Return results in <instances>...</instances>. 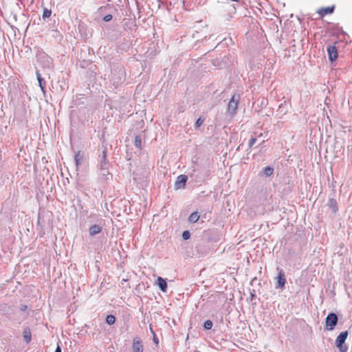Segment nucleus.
Here are the masks:
<instances>
[{"instance_id": "nucleus-26", "label": "nucleus", "mask_w": 352, "mask_h": 352, "mask_svg": "<svg viewBox=\"0 0 352 352\" xmlns=\"http://www.w3.org/2000/svg\"><path fill=\"white\" fill-rule=\"evenodd\" d=\"M26 307H26L25 305V306H23V308H22V310H25V309H26Z\"/></svg>"}, {"instance_id": "nucleus-21", "label": "nucleus", "mask_w": 352, "mask_h": 352, "mask_svg": "<svg viewBox=\"0 0 352 352\" xmlns=\"http://www.w3.org/2000/svg\"><path fill=\"white\" fill-rule=\"evenodd\" d=\"M36 76H37V79H38V82H39L40 87H41V89H43V87H42V85H41V80H42V78H41V74H40L38 72H37V73H36Z\"/></svg>"}, {"instance_id": "nucleus-22", "label": "nucleus", "mask_w": 352, "mask_h": 352, "mask_svg": "<svg viewBox=\"0 0 352 352\" xmlns=\"http://www.w3.org/2000/svg\"><path fill=\"white\" fill-rule=\"evenodd\" d=\"M82 156L80 155V152L78 151V153L76 155V164H79V160H80V158H81Z\"/></svg>"}, {"instance_id": "nucleus-1", "label": "nucleus", "mask_w": 352, "mask_h": 352, "mask_svg": "<svg viewBox=\"0 0 352 352\" xmlns=\"http://www.w3.org/2000/svg\"><path fill=\"white\" fill-rule=\"evenodd\" d=\"M348 336V331H342L341 332L338 336L337 337L335 344L336 346L339 349L340 352H346L348 348L346 345H344L345 340H346Z\"/></svg>"}, {"instance_id": "nucleus-19", "label": "nucleus", "mask_w": 352, "mask_h": 352, "mask_svg": "<svg viewBox=\"0 0 352 352\" xmlns=\"http://www.w3.org/2000/svg\"><path fill=\"white\" fill-rule=\"evenodd\" d=\"M182 236L184 239H188L190 236V234L188 231H184L182 234Z\"/></svg>"}, {"instance_id": "nucleus-25", "label": "nucleus", "mask_w": 352, "mask_h": 352, "mask_svg": "<svg viewBox=\"0 0 352 352\" xmlns=\"http://www.w3.org/2000/svg\"><path fill=\"white\" fill-rule=\"evenodd\" d=\"M55 352H61L60 347L58 346L55 350Z\"/></svg>"}, {"instance_id": "nucleus-11", "label": "nucleus", "mask_w": 352, "mask_h": 352, "mask_svg": "<svg viewBox=\"0 0 352 352\" xmlns=\"http://www.w3.org/2000/svg\"><path fill=\"white\" fill-rule=\"evenodd\" d=\"M101 228L98 225H94L89 228V234L91 236L97 234L101 232Z\"/></svg>"}, {"instance_id": "nucleus-9", "label": "nucleus", "mask_w": 352, "mask_h": 352, "mask_svg": "<svg viewBox=\"0 0 352 352\" xmlns=\"http://www.w3.org/2000/svg\"><path fill=\"white\" fill-rule=\"evenodd\" d=\"M23 337L25 341L28 344L31 342L32 335L29 327H25L23 331Z\"/></svg>"}, {"instance_id": "nucleus-2", "label": "nucleus", "mask_w": 352, "mask_h": 352, "mask_svg": "<svg viewBox=\"0 0 352 352\" xmlns=\"http://www.w3.org/2000/svg\"><path fill=\"white\" fill-rule=\"evenodd\" d=\"M338 323V316L334 313H330L325 319V329L332 331Z\"/></svg>"}, {"instance_id": "nucleus-15", "label": "nucleus", "mask_w": 352, "mask_h": 352, "mask_svg": "<svg viewBox=\"0 0 352 352\" xmlns=\"http://www.w3.org/2000/svg\"><path fill=\"white\" fill-rule=\"evenodd\" d=\"M52 14V11L51 10H48L47 8H45L43 10V19H45L46 18H49Z\"/></svg>"}, {"instance_id": "nucleus-5", "label": "nucleus", "mask_w": 352, "mask_h": 352, "mask_svg": "<svg viewBox=\"0 0 352 352\" xmlns=\"http://www.w3.org/2000/svg\"><path fill=\"white\" fill-rule=\"evenodd\" d=\"M188 179V177L185 175H180L177 177V180L175 184V187L176 189H180L184 188L186 185V182Z\"/></svg>"}, {"instance_id": "nucleus-7", "label": "nucleus", "mask_w": 352, "mask_h": 352, "mask_svg": "<svg viewBox=\"0 0 352 352\" xmlns=\"http://www.w3.org/2000/svg\"><path fill=\"white\" fill-rule=\"evenodd\" d=\"M276 279H277L276 288H283L286 283L285 272H283V270H280Z\"/></svg>"}, {"instance_id": "nucleus-13", "label": "nucleus", "mask_w": 352, "mask_h": 352, "mask_svg": "<svg viewBox=\"0 0 352 352\" xmlns=\"http://www.w3.org/2000/svg\"><path fill=\"white\" fill-rule=\"evenodd\" d=\"M263 173L266 176H270L273 174L274 169L270 166H266L263 170Z\"/></svg>"}, {"instance_id": "nucleus-12", "label": "nucleus", "mask_w": 352, "mask_h": 352, "mask_svg": "<svg viewBox=\"0 0 352 352\" xmlns=\"http://www.w3.org/2000/svg\"><path fill=\"white\" fill-rule=\"evenodd\" d=\"M199 214H198V212H194L190 215L188 220L191 223H195L199 220Z\"/></svg>"}, {"instance_id": "nucleus-28", "label": "nucleus", "mask_w": 352, "mask_h": 352, "mask_svg": "<svg viewBox=\"0 0 352 352\" xmlns=\"http://www.w3.org/2000/svg\"><path fill=\"white\" fill-rule=\"evenodd\" d=\"M103 154H104V157H105V152H103Z\"/></svg>"}, {"instance_id": "nucleus-23", "label": "nucleus", "mask_w": 352, "mask_h": 352, "mask_svg": "<svg viewBox=\"0 0 352 352\" xmlns=\"http://www.w3.org/2000/svg\"><path fill=\"white\" fill-rule=\"evenodd\" d=\"M111 19H112V15H111V14H107V15H106V16L104 17V19H103V20H104V21H111Z\"/></svg>"}, {"instance_id": "nucleus-17", "label": "nucleus", "mask_w": 352, "mask_h": 352, "mask_svg": "<svg viewBox=\"0 0 352 352\" xmlns=\"http://www.w3.org/2000/svg\"><path fill=\"white\" fill-rule=\"evenodd\" d=\"M204 327L206 329H210L212 327V322L210 320H206Z\"/></svg>"}, {"instance_id": "nucleus-27", "label": "nucleus", "mask_w": 352, "mask_h": 352, "mask_svg": "<svg viewBox=\"0 0 352 352\" xmlns=\"http://www.w3.org/2000/svg\"><path fill=\"white\" fill-rule=\"evenodd\" d=\"M126 282V279H122V282Z\"/></svg>"}, {"instance_id": "nucleus-20", "label": "nucleus", "mask_w": 352, "mask_h": 352, "mask_svg": "<svg viewBox=\"0 0 352 352\" xmlns=\"http://www.w3.org/2000/svg\"><path fill=\"white\" fill-rule=\"evenodd\" d=\"M256 142V139L252 137L249 141V147H252L255 144Z\"/></svg>"}, {"instance_id": "nucleus-10", "label": "nucleus", "mask_w": 352, "mask_h": 352, "mask_svg": "<svg viewBox=\"0 0 352 352\" xmlns=\"http://www.w3.org/2000/svg\"><path fill=\"white\" fill-rule=\"evenodd\" d=\"M157 285L162 292H166L167 289V284L166 280L162 277L157 278Z\"/></svg>"}, {"instance_id": "nucleus-24", "label": "nucleus", "mask_w": 352, "mask_h": 352, "mask_svg": "<svg viewBox=\"0 0 352 352\" xmlns=\"http://www.w3.org/2000/svg\"><path fill=\"white\" fill-rule=\"evenodd\" d=\"M204 120H201L200 118L197 119V122H196V125L197 126H199L201 124H202Z\"/></svg>"}, {"instance_id": "nucleus-4", "label": "nucleus", "mask_w": 352, "mask_h": 352, "mask_svg": "<svg viewBox=\"0 0 352 352\" xmlns=\"http://www.w3.org/2000/svg\"><path fill=\"white\" fill-rule=\"evenodd\" d=\"M335 10V6H331L329 7L325 8H320L318 10L317 13L320 16V17L322 19L324 16L327 14H331Z\"/></svg>"}, {"instance_id": "nucleus-3", "label": "nucleus", "mask_w": 352, "mask_h": 352, "mask_svg": "<svg viewBox=\"0 0 352 352\" xmlns=\"http://www.w3.org/2000/svg\"><path fill=\"white\" fill-rule=\"evenodd\" d=\"M235 97H236V95L235 94L233 95L228 103V110L229 111H231L232 114H234L238 108L239 96H237V99H235Z\"/></svg>"}, {"instance_id": "nucleus-16", "label": "nucleus", "mask_w": 352, "mask_h": 352, "mask_svg": "<svg viewBox=\"0 0 352 352\" xmlns=\"http://www.w3.org/2000/svg\"><path fill=\"white\" fill-rule=\"evenodd\" d=\"M106 321L109 324H113L116 321V318L113 315H109L107 316Z\"/></svg>"}, {"instance_id": "nucleus-14", "label": "nucleus", "mask_w": 352, "mask_h": 352, "mask_svg": "<svg viewBox=\"0 0 352 352\" xmlns=\"http://www.w3.org/2000/svg\"><path fill=\"white\" fill-rule=\"evenodd\" d=\"M329 206L333 209L334 212L338 210L336 201L333 199L329 201Z\"/></svg>"}, {"instance_id": "nucleus-8", "label": "nucleus", "mask_w": 352, "mask_h": 352, "mask_svg": "<svg viewBox=\"0 0 352 352\" xmlns=\"http://www.w3.org/2000/svg\"><path fill=\"white\" fill-rule=\"evenodd\" d=\"M133 352H142L143 345L140 340L134 339L133 343Z\"/></svg>"}, {"instance_id": "nucleus-18", "label": "nucleus", "mask_w": 352, "mask_h": 352, "mask_svg": "<svg viewBox=\"0 0 352 352\" xmlns=\"http://www.w3.org/2000/svg\"><path fill=\"white\" fill-rule=\"evenodd\" d=\"M135 145L136 147L141 148V139L139 136H136L135 138Z\"/></svg>"}, {"instance_id": "nucleus-6", "label": "nucleus", "mask_w": 352, "mask_h": 352, "mask_svg": "<svg viewBox=\"0 0 352 352\" xmlns=\"http://www.w3.org/2000/svg\"><path fill=\"white\" fill-rule=\"evenodd\" d=\"M329 58L331 61H333L338 58V50L336 46L330 45L327 47Z\"/></svg>"}]
</instances>
